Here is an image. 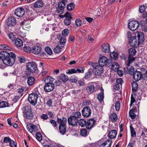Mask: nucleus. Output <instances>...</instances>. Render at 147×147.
<instances>
[{
    "label": "nucleus",
    "mask_w": 147,
    "mask_h": 147,
    "mask_svg": "<svg viewBox=\"0 0 147 147\" xmlns=\"http://www.w3.org/2000/svg\"><path fill=\"white\" fill-rule=\"evenodd\" d=\"M16 55L13 52L9 53L6 51L0 52V59L3 60V63L7 66H11L13 65L16 59Z\"/></svg>",
    "instance_id": "nucleus-1"
},
{
    "label": "nucleus",
    "mask_w": 147,
    "mask_h": 147,
    "mask_svg": "<svg viewBox=\"0 0 147 147\" xmlns=\"http://www.w3.org/2000/svg\"><path fill=\"white\" fill-rule=\"evenodd\" d=\"M88 64L91 65L93 68V70H94L95 74L96 76H99L101 75L103 73V69L102 66L99 63H92L91 61L88 62Z\"/></svg>",
    "instance_id": "nucleus-2"
},
{
    "label": "nucleus",
    "mask_w": 147,
    "mask_h": 147,
    "mask_svg": "<svg viewBox=\"0 0 147 147\" xmlns=\"http://www.w3.org/2000/svg\"><path fill=\"white\" fill-rule=\"evenodd\" d=\"M36 63L35 62H30L26 65V69L25 71V74L30 75L31 73L34 72L36 69Z\"/></svg>",
    "instance_id": "nucleus-3"
},
{
    "label": "nucleus",
    "mask_w": 147,
    "mask_h": 147,
    "mask_svg": "<svg viewBox=\"0 0 147 147\" xmlns=\"http://www.w3.org/2000/svg\"><path fill=\"white\" fill-rule=\"evenodd\" d=\"M22 110L24 117L27 119H31L33 118V114L30 107L25 106L23 107Z\"/></svg>",
    "instance_id": "nucleus-4"
},
{
    "label": "nucleus",
    "mask_w": 147,
    "mask_h": 147,
    "mask_svg": "<svg viewBox=\"0 0 147 147\" xmlns=\"http://www.w3.org/2000/svg\"><path fill=\"white\" fill-rule=\"evenodd\" d=\"M112 59H107L105 56L101 57L98 60V63L101 65L104 66H106L109 67L111 66L112 63Z\"/></svg>",
    "instance_id": "nucleus-5"
},
{
    "label": "nucleus",
    "mask_w": 147,
    "mask_h": 147,
    "mask_svg": "<svg viewBox=\"0 0 147 147\" xmlns=\"http://www.w3.org/2000/svg\"><path fill=\"white\" fill-rule=\"evenodd\" d=\"M66 2L63 1H62L58 3L56 11L57 13L62 14L64 12V9L66 6Z\"/></svg>",
    "instance_id": "nucleus-6"
},
{
    "label": "nucleus",
    "mask_w": 147,
    "mask_h": 147,
    "mask_svg": "<svg viewBox=\"0 0 147 147\" xmlns=\"http://www.w3.org/2000/svg\"><path fill=\"white\" fill-rule=\"evenodd\" d=\"M140 24L137 21H131L128 23V27L131 30L134 31L138 29L139 26Z\"/></svg>",
    "instance_id": "nucleus-7"
},
{
    "label": "nucleus",
    "mask_w": 147,
    "mask_h": 147,
    "mask_svg": "<svg viewBox=\"0 0 147 147\" xmlns=\"http://www.w3.org/2000/svg\"><path fill=\"white\" fill-rule=\"evenodd\" d=\"M28 100L32 105H35L37 103V94L33 93L29 95Z\"/></svg>",
    "instance_id": "nucleus-8"
},
{
    "label": "nucleus",
    "mask_w": 147,
    "mask_h": 147,
    "mask_svg": "<svg viewBox=\"0 0 147 147\" xmlns=\"http://www.w3.org/2000/svg\"><path fill=\"white\" fill-rule=\"evenodd\" d=\"M28 131H30L33 135H34L37 139V127L33 124L27 126Z\"/></svg>",
    "instance_id": "nucleus-9"
},
{
    "label": "nucleus",
    "mask_w": 147,
    "mask_h": 147,
    "mask_svg": "<svg viewBox=\"0 0 147 147\" xmlns=\"http://www.w3.org/2000/svg\"><path fill=\"white\" fill-rule=\"evenodd\" d=\"M91 110L88 106L84 107L82 110V114L84 117H88L90 115Z\"/></svg>",
    "instance_id": "nucleus-10"
},
{
    "label": "nucleus",
    "mask_w": 147,
    "mask_h": 147,
    "mask_svg": "<svg viewBox=\"0 0 147 147\" xmlns=\"http://www.w3.org/2000/svg\"><path fill=\"white\" fill-rule=\"evenodd\" d=\"M55 87V85L52 83H47L44 86V90L46 92H50L54 90Z\"/></svg>",
    "instance_id": "nucleus-11"
},
{
    "label": "nucleus",
    "mask_w": 147,
    "mask_h": 147,
    "mask_svg": "<svg viewBox=\"0 0 147 147\" xmlns=\"http://www.w3.org/2000/svg\"><path fill=\"white\" fill-rule=\"evenodd\" d=\"M132 75L133 78L136 81L138 82L143 78V76L141 72L137 70L135 71Z\"/></svg>",
    "instance_id": "nucleus-12"
},
{
    "label": "nucleus",
    "mask_w": 147,
    "mask_h": 147,
    "mask_svg": "<svg viewBox=\"0 0 147 147\" xmlns=\"http://www.w3.org/2000/svg\"><path fill=\"white\" fill-rule=\"evenodd\" d=\"M96 121L94 118L89 119L87 121L86 128L88 130L91 129L96 123Z\"/></svg>",
    "instance_id": "nucleus-13"
},
{
    "label": "nucleus",
    "mask_w": 147,
    "mask_h": 147,
    "mask_svg": "<svg viewBox=\"0 0 147 147\" xmlns=\"http://www.w3.org/2000/svg\"><path fill=\"white\" fill-rule=\"evenodd\" d=\"M129 44L130 45L135 47H137L140 45L138 40H137L136 37L135 36H132L130 38Z\"/></svg>",
    "instance_id": "nucleus-14"
},
{
    "label": "nucleus",
    "mask_w": 147,
    "mask_h": 147,
    "mask_svg": "<svg viewBox=\"0 0 147 147\" xmlns=\"http://www.w3.org/2000/svg\"><path fill=\"white\" fill-rule=\"evenodd\" d=\"M67 121L69 125L72 126L77 125L78 122V120L71 116L67 119Z\"/></svg>",
    "instance_id": "nucleus-15"
},
{
    "label": "nucleus",
    "mask_w": 147,
    "mask_h": 147,
    "mask_svg": "<svg viewBox=\"0 0 147 147\" xmlns=\"http://www.w3.org/2000/svg\"><path fill=\"white\" fill-rule=\"evenodd\" d=\"M25 13L24 10L23 8L18 7L16 9L15 11V14L19 17H22Z\"/></svg>",
    "instance_id": "nucleus-16"
},
{
    "label": "nucleus",
    "mask_w": 147,
    "mask_h": 147,
    "mask_svg": "<svg viewBox=\"0 0 147 147\" xmlns=\"http://www.w3.org/2000/svg\"><path fill=\"white\" fill-rule=\"evenodd\" d=\"M7 24L9 26H13L15 25L16 23V18L13 16L9 17L7 19Z\"/></svg>",
    "instance_id": "nucleus-17"
},
{
    "label": "nucleus",
    "mask_w": 147,
    "mask_h": 147,
    "mask_svg": "<svg viewBox=\"0 0 147 147\" xmlns=\"http://www.w3.org/2000/svg\"><path fill=\"white\" fill-rule=\"evenodd\" d=\"M137 38L138 41L139 43L141 44L143 43L144 40V35L143 33L141 32H137V36H136Z\"/></svg>",
    "instance_id": "nucleus-18"
},
{
    "label": "nucleus",
    "mask_w": 147,
    "mask_h": 147,
    "mask_svg": "<svg viewBox=\"0 0 147 147\" xmlns=\"http://www.w3.org/2000/svg\"><path fill=\"white\" fill-rule=\"evenodd\" d=\"M124 69L125 73L130 75L132 76L135 72L134 68L132 66H131L129 68L125 67Z\"/></svg>",
    "instance_id": "nucleus-19"
},
{
    "label": "nucleus",
    "mask_w": 147,
    "mask_h": 147,
    "mask_svg": "<svg viewBox=\"0 0 147 147\" xmlns=\"http://www.w3.org/2000/svg\"><path fill=\"white\" fill-rule=\"evenodd\" d=\"M102 51L105 53H108L110 51V46L107 43H104L101 46Z\"/></svg>",
    "instance_id": "nucleus-20"
},
{
    "label": "nucleus",
    "mask_w": 147,
    "mask_h": 147,
    "mask_svg": "<svg viewBox=\"0 0 147 147\" xmlns=\"http://www.w3.org/2000/svg\"><path fill=\"white\" fill-rule=\"evenodd\" d=\"M67 121V118L65 117H63L62 119L59 118L58 117L57 118V123L59 124V125H66Z\"/></svg>",
    "instance_id": "nucleus-21"
},
{
    "label": "nucleus",
    "mask_w": 147,
    "mask_h": 147,
    "mask_svg": "<svg viewBox=\"0 0 147 147\" xmlns=\"http://www.w3.org/2000/svg\"><path fill=\"white\" fill-rule=\"evenodd\" d=\"M66 125H59V129L60 133L62 135H64L66 131Z\"/></svg>",
    "instance_id": "nucleus-22"
},
{
    "label": "nucleus",
    "mask_w": 147,
    "mask_h": 147,
    "mask_svg": "<svg viewBox=\"0 0 147 147\" xmlns=\"http://www.w3.org/2000/svg\"><path fill=\"white\" fill-rule=\"evenodd\" d=\"M100 90L101 92L98 94L97 98L100 102H102L104 98V90L102 87Z\"/></svg>",
    "instance_id": "nucleus-23"
},
{
    "label": "nucleus",
    "mask_w": 147,
    "mask_h": 147,
    "mask_svg": "<svg viewBox=\"0 0 147 147\" xmlns=\"http://www.w3.org/2000/svg\"><path fill=\"white\" fill-rule=\"evenodd\" d=\"M111 145V140L109 139L100 145L99 147H110Z\"/></svg>",
    "instance_id": "nucleus-24"
},
{
    "label": "nucleus",
    "mask_w": 147,
    "mask_h": 147,
    "mask_svg": "<svg viewBox=\"0 0 147 147\" xmlns=\"http://www.w3.org/2000/svg\"><path fill=\"white\" fill-rule=\"evenodd\" d=\"M136 111V108H133L131 109L129 112V115L132 119H135L136 115L135 114V112Z\"/></svg>",
    "instance_id": "nucleus-25"
},
{
    "label": "nucleus",
    "mask_w": 147,
    "mask_h": 147,
    "mask_svg": "<svg viewBox=\"0 0 147 147\" xmlns=\"http://www.w3.org/2000/svg\"><path fill=\"white\" fill-rule=\"evenodd\" d=\"M86 89L89 93L92 94L94 92L95 88L94 86L91 85L88 86Z\"/></svg>",
    "instance_id": "nucleus-26"
},
{
    "label": "nucleus",
    "mask_w": 147,
    "mask_h": 147,
    "mask_svg": "<svg viewBox=\"0 0 147 147\" xmlns=\"http://www.w3.org/2000/svg\"><path fill=\"white\" fill-rule=\"evenodd\" d=\"M117 131L115 130H111L109 133V137L111 138H114L116 136Z\"/></svg>",
    "instance_id": "nucleus-27"
},
{
    "label": "nucleus",
    "mask_w": 147,
    "mask_h": 147,
    "mask_svg": "<svg viewBox=\"0 0 147 147\" xmlns=\"http://www.w3.org/2000/svg\"><path fill=\"white\" fill-rule=\"evenodd\" d=\"M15 44L17 47H20L23 45L22 41L21 39L19 38L15 40Z\"/></svg>",
    "instance_id": "nucleus-28"
},
{
    "label": "nucleus",
    "mask_w": 147,
    "mask_h": 147,
    "mask_svg": "<svg viewBox=\"0 0 147 147\" xmlns=\"http://www.w3.org/2000/svg\"><path fill=\"white\" fill-rule=\"evenodd\" d=\"M35 80L34 78L32 77H30L28 78L27 83L28 85L30 86L34 84V83Z\"/></svg>",
    "instance_id": "nucleus-29"
},
{
    "label": "nucleus",
    "mask_w": 147,
    "mask_h": 147,
    "mask_svg": "<svg viewBox=\"0 0 147 147\" xmlns=\"http://www.w3.org/2000/svg\"><path fill=\"white\" fill-rule=\"evenodd\" d=\"M59 77L61 80H62L63 82H67L69 79L68 77L64 74H61L60 76Z\"/></svg>",
    "instance_id": "nucleus-30"
},
{
    "label": "nucleus",
    "mask_w": 147,
    "mask_h": 147,
    "mask_svg": "<svg viewBox=\"0 0 147 147\" xmlns=\"http://www.w3.org/2000/svg\"><path fill=\"white\" fill-rule=\"evenodd\" d=\"M80 126L82 127H86L87 121L85 119H80L78 122Z\"/></svg>",
    "instance_id": "nucleus-31"
},
{
    "label": "nucleus",
    "mask_w": 147,
    "mask_h": 147,
    "mask_svg": "<svg viewBox=\"0 0 147 147\" xmlns=\"http://www.w3.org/2000/svg\"><path fill=\"white\" fill-rule=\"evenodd\" d=\"M136 82H133L131 84L132 90L134 92H136L138 88V85Z\"/></svg>",
    "instance_id": "nucleus-32"
},
{
    "label": "nucleus",
    "mask_w": 147,
    "mask_h": 147,
    "mask_svg": "<svg viewBox=\"0 0 147 147\" xmlns=\"http://www.w3.org/2000/svg\"><path fill=\"white\" fill-rule=\"evenodd\" d=\"M75 6V5L73 3H71L68 4L67 6V9L69 11L73 10Z\"/></svg>",
    "instance_id": "nucleus-33"
},
{
    "label": "nucleus",
    "mask_w": 147,
    "mask_h": 147,
    "mask_svg": "<svg viewBox=\"0 0 147 147\" xmlns=\"http://www.w3.org/2000/svg\"><path fill=\"white\" fill-rule=\"evenodd\" d=\"M72 18L71 17L66 18L64 20V22L65 25L68 26L71 23V19Z\"/></svg>",
    "instance_id": "nucleus-34"
},
{
    "label": "nucleus",
    "mask_w": 147,
    "mask_h": 147,
    "mask_svg": "<svg viewBox=\"0 0 147 147\" xmlns=\"http://www.w3.org/2000/svg\"><path fill=\"white\" fill-rule=\"evenodd\" d=\"M136 53V51L134 48H130L129 51V55L134 56Z\"/></svg>",
    "instance_id": "nucleus-35"
},
{
    "label": "nucleus",
    "mask_w": 147,
    "mask_h": 147,
    "mask_svg": "<svg viewBox=\"0 0 147 147\" xmlns=\"http://www.w3.org/2000/svg\"><path fill=\"white\" fill-rule=\"evenodd\" d=\"M0 49L11 50V48L8 46L6 45H0Z\"/></svg>",
    "instance_id": "nucleus-36"
},
{
    "label": "nucleus",
    "mask_w": 147,
    "mask_h": 147,
    "mask_svg": "<svg viewBox=\"0 0 147 147\" xmlns=\"http://www.w3.org/2000/svg\"><path fill=\"white\" fill-rule=\"evenodd\" d=\"M66 39L65 37H62L60 40L59 45L61 47L63 48L64 47V44L65 43Z\"/></svg>",
    "instance_id": "nucleus-37"
},
{
    "label": "nucleus",
    "mask_w": 147,
    "mask_h": 147,
    "mask_svg": "<svg viewBox=\"0 0 147 147\" xmlns=\"http://www.w3.org/2000/svg\"><path fill=\"white\" fill-rule=\"evenodd\" d=\"M110 118L112 121H116L117 119V115L115 113L112 114Z\"/></svg>",
    "instance_id": "nucleus-38"
},
{
    "label": "nucleus",
    "mask_w": 147,
    "mask_h": 147,
    "mask_svg": "<svg viewBox=\"0 0 147 147\" xmlns=\"http://www.w3.org/2000/svg\"><path fill=\"white\" fill-rule=\"evenodd\" d=\"M110 56L112 58L115 60L118 58V54L117 53L113 52L111 53Z\"/></svg>",
    "instance_id": "nucleus-39"
},
{
    "label": "nucleus",
    "mask_w": 147,
    "mask_h": 147,
    "mask_svg": "<svg viewBox=\"0 0 147 147\" xmlns=\"http://www.w3.org/2000/svg\"><path fill=\"white\" fill-rule=\"evenodd\" d=\"M9 38L12 41H14L16 38V35L13 33H10L8 34Z\"/></svg>",
    "instance_id": "nucleus-40"
},
{
    "label": "nucleus",
    "mask_w": 147,
    "mask_h": 147,
    "mask_svg": "<svg viewBox=\"0 0 147 147\" xmlns=\"http://www.w3.org/2000/svg\"><path fill=\"white\" fill-rule=\"evenodd\" d=\"M89 71L87 72L86 74V76L85 78L86 79H88L90 78L93 72L90 71V69H89Z\"/></svg>",
    "instance_id": "nucleus-41"
},
{
    "label": "nucleus",
    "mask_w": 147,
    "mask_h": 147,
    "mask_svg": "<svg viewBox=\"0 0 147 147\" xmlns=\"http://www.w3.org/2000/svg\"><path fill=\"white\" fill-rule=\"evenodd\" d=\"M87 134V131L85 129H82L80 132V135L82 136H86Z\"/></svg>",
    "instance_id": "nucleus-42"
},
{
    "label": "nucleus",
    "mask_w": 147,
    "mask_h": 147,
    "mask_svg": "<svg viewBox=\"0 0 147 147\" xmlns=\"http://www.w3.org/2000/svg\"><path fill=\"white\" fill-rule=\"evenodd\" d=\"M73 117L78 119L80 118L81 117V114L79 111H77L75 112L73 115H72Z\"/></svg>",
    "instance_id": "nucleus-43"
},
{
    "label": "nucleus",
    "mask_w": 147,
    "mask_h": 147,
    "mask_svg": "<svg viewBox=\"0 0 147 147\" xmlns=\"http://www.w3.org/2000/svg\"><path fill=\"white\" fill-rule=\"evenodd\" d=\"M61 48L59 45H57L56 47L53 50L54 51L55 53H58L61 51Z\"/></svg>",
    "instance_id": "nucleus-44"
},
{
    "label": "nucleus",
    "mask_w": 147,
    "mask_h": 147,
    "mask_svg": "<svg viewBox=\"0 0 147 147\" xmlns=\"http://www.w3.org/2000/svg\"><path fill=\"white\" fill-rule=\"evenodd\" d=\"M45 50L47 54L51 55L52 54V51L49 47H46L45 49Z\"/></svg>",
    "instance_id": "nucleus-45"
},
{
    "label": "nucleus",
    "mask_w": 147,
    "mask_h": 147,
    "mask_svg": "<svg viewBox=\"0 0 147 147\" xmlns=\"http://www.w3.org/2000/svg\"><path fill=\"white\" fill-rule=\"evenodd\" d=\"M142 27V29L144 30L145 31H147V26L146 25V24L144 21H142L140 22V25Z\"/></svg>",
    "instance_id": "nucleus-46"
},
{
    "label": "nucleus",
    "mask_w": 147,
    "mask_h": 147,
    "mask_svg": "<svg viewBox=\"0 0 147 147\" xmlns=\"http://www.w3.org/2000/svg\"><path fill=\"white\" fill-rule=\"evenodd\" d=\"M8 106V103L6 101H2L0 102V108L5 107Z\"/></svg>",
    "instance_id": "nucleus-47"
},
{
    "label": "nucleus",
    "mask_w": 147,
    "mask_h": 147,
    "mask_svg": "<svg viewBox=\"0 0 147 147\" xmlns=\"http://www.w3.org/2000/svg\"><path fill=\"white\" fill-rule=\"evenodd\" d=\"M78 79L77 77L72 76L70 78L69 80L71 82L76 83L78 81Z\"/></svg>",
    "instance_id": "nucleus-48"
},
{
    "label": "nucleus",
    "mask_w": 147,
    "mask_h": 147,
    "mask_svg": "<svg viewBox=\"0 0 147 147\" xmlns=\"http://www.w3.org/2000/svg\"><path fill=\"white\" fill-rule=\"evenodd\" d=\"M130 129L131 134V136L133 137H135L136 136V133L134 130L133 127L131 126H130Z\"/></svg>",
    "instance_id": "nucleus-49"
},
{
    "label": "nucleus",
    "mask_w": 147,
    "mask_h": 147,
    "mask_svg": "<svg viewBox=\"0 0 147 147\" xmlns=\"http://www.w3.org/2000/svg\"><path fill=\"white\" fill-rule=\"evenodd\" d=\"M119 67V65L117 63H114L112 65L111 68L113 69H117Z\"/></svg>",
    "instance_id": "nucleus-50"
},
{
    "label": "nucleus",
    "mask_w": 147,
    "mask_h": 147,
    "mask_svg": "<svg viewBox=\"0 0 147 147\" xmlns=\"http://www.w3.org/2000/svg\"><path fill=\"white\" fill-rule=\"evenodd\" d=\"M69 30L67 29H66L63 30L62 32V35L63 36H66L69 34Z\"/></svg>",
    "instance_id": "nucleus-51"
},
{
    "label": "nucleus",
    "mask_w": 147,
    "mask_h": 147,
    "mask_svg": "<svg viewBox=\"0 0 147 147\" xmlns=\"http://www.w3.org/2000/svg\"><path fill=\"white\" fill-rule=\"evenodd\" d=\"M31 8L32 9L37 12L36 11V9L37 8V2H36L34 3H32L30 5Z\"/></svg>",
    "instance_id": "nucleus-52"
},
{
    "label": "nucleus",
    "mask_w": 147,
    "mask_h": 147,
    "mask_svg": "<svg viewBox=\"0 0 147 147\" xmlns=\"http://www.w3.org/2000/svg\"><path fill=\"white\" fill-rule=\"evenodd\" d=\"M82 21L80 19H78L76 20L75 21V24L77 26H80L82 24Z\"/></svg>",
    "instance_id": "nucleus-53"
},
{
    "label": "nucleus",
    "mask_w": 147,
    "mask_h": 147,
    "mask_svg": "<svg viewBox=\"0 0 147 147\" xmlns=\"http://www.w3.org/2000/svg\"><path fill=\"white\" fill-rule=\"evenodd\" d=\"M120 103L119 101H117L115 104V109L117 111L119 110L120 108Z\"/></svg>",
    "instance_id": "nucleus-54"
},
{
    "label": "nucleus",
    "mask_w": 147,
    "mask_h": 147,
    "mask_svg": "<svg viewBox=\"0 0 147 147\" xmlns=\"http://www.w3.org/2000/svg\"><path fill=\"white\" fill-rule=\"evenodd\" d=\"M43 5L42 0H38L37 1V8L42 7Z\"/></svg>",
    "instance_id": "nucleus-55"
},
{
    "label": "nucleus",
    "mask_w": 147,
    "mask_h": 147,
    "mask_svg": "<svg viewBox=\"0 0 147 147\" xmlns=\"http://www.w3.org/2000/svg\"><path fill=\"white\" fill-rule=\"evenodd\" d=\"M24 50L25 51L28 53H30L31 51V48L29 46H26L24 47Z\"/></svg>",
    "instance_id": "nucleus-56"
},
{
    "label": "nucleus",
    "mask_w": 147,
    "mask_h": 147,
    "mask_svg": "<svg viewBox=\"0 0 147 147\" xmlns=\"http://www.w3.org/2000/svg\"><path fill=\"white\" fill-rule=\"evenodd\" d=\"M66 73L67 74H71L74 73H76V70L74 69H68L67 70Z\"/></svg>",
    "instance_id": "nucleus-57"
},
{
    "label": "nucleus",
    "mask_w": 147,
    "mask_h": 147,
    "mask_svg": "<svg viewBox=\"0 0 147 147\" xmlns=\"http://www.w3.org/2000/svg\"><path fill=\"white\" fill-rule=\"evenodd\" d=\"M23 95V93H22L21 94V95L20 96H14V98L12 99L15 102H16Z\"/></svg>",
    "instance_id": "nucleus-58"
},
{
    "label": "nucleus",
    "mask_w": 147,
    "mask_h": 147,
    "mask_svg": "<svg viewBox=\"0 0 147 147\" xmlns=\"http://www.w3.org/2000/svg\"><path fill=\"white\" fill-rule=\"evenodd\" d=\"M139 11L141 13H142L144 12H145L146 8L145 6L142 5L140 7Z\"/></svg>",
    "instance_id": "nucleus-59"
},
{
    "label": "nucleus",
    "mask_w": 147,
    "mask_h": 147,
    "mask_svg": "<svg viewBox=\"0 0 147 147\" xmlns=\"http://www.w3.org/2000/svg\"><path fill=\"white\" fill-rule=\"evenodd\" d=\"M50 123L54 127H55L57 126V123L53 119H50L49 120Z\"/></svg>",
    "instance_id": "nucleus-60"
},
{
    "label": "nucleus",
    "mask_w": 147,
    "mask_h": 147,
    "mask_svg": "<svg viewBox=\"0 0 147 147\" xmlns=\"http://www.w3.org/2000/svg\"><path fill=\"white\" fill-rule=\"evenodd\" d=\"M84 106H88L91 105V102L89 100H85L83 102Z\"/></svg>",
    "instance_id": "nucleus-61"
},
{
    "label": "nucleus",
    "mask_w": 147,
    "mask_h": 147,
    "mask_svg": "<svg viewBox=\"0 0 147 147\" xmlns=\"http://www.w3.org/2000/svg\"><path fill=\"white\" fill-rule=\"evenodd\" d=\"M84 69L83 67H81L80 68L77 69L76 70V73H83L84 72Z\"/></svg>",
    "instance_id": "nucleus-62"
},
{
    "label": "nucleus",
    "mask_w": 147,
    "mask_h": 147,
    "mask_svg": "<svg viewBox=\"0 0 147 147\" xmlns=\"http://www.w3.org/2000/svg\"><path fill=\"white\" fill-rule=\"evenodd\" d=\"M134 56L129 55L128 57V61L130 62L131 63L134 60L135 58L133 57Z\"/></svg>",
    "instance_id": "nucleus-63"
},
{
    "label": "nucleus",
    "mask_w": 147,
    "mask_h": 147,
    "mask_svg": "<svg viewBox=\"0 0 147 147\" xmlns=\"http://www.w3.org/2000/svg\"><path fill=\"white\" fill-rule=\"evenodd\" d=\"M10 146L11 147H16V142L13 141L11 140L9 143Z\"/></svg>",
    "instance_id": "nucleus-64"
}]
</instances>
